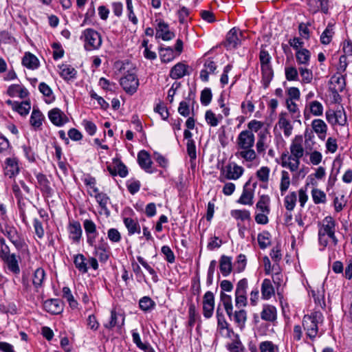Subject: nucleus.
Wrapping results in <instances>:
<instances>
[{"instance_id":"obj_1","label":"nucleus","mask_w":352,"mask_h":352,"mask_svg":"<svg viewBox=\"0 0 352 352\" xmlns=\"http://www.w3.org/2000/svg\"><path fill=\"white\" fill-rule=\"evenodd\" d=\"M322 318L320 312L316 311L311 315H306L302 320V325L308 337L311 340L315 338L318 333V323Z\"/></svg>"},{"instance_id":"obj_2","label":"nucleus","mask_w":352,"mask_h":352,"mask_svg":"<svg viewBox=\"0 0 352 352\" xmlns=\"http://www.w3.org/2000/svg\"><path fill=\"white\" fill-rule=\"evenodd\" d=\"M0 230L8 237L16 250H20L25 246L23 238L14 226L6 224L4 226L1 227Z\"/></svg>"},{"instance_id":"obj_3","label":"nucleus","mask_w":352,"mask_h":352,"mask_svg":"<svg viewBox=\"0 0 352 352\" xmlns=\"http://www.w3.org/2000/svg\"><path fill=\"white\" fill-rule=\"evenodd\" d=\"M84 38L85 48L86 50L98 49L102 44L100 34L91 28L84 30L82 38Z\"/></svg>"},{"instance_id":"obj_4","label":"nucleus","mask_w":352,"mask_h":352,"mask_svg":"<svg viewBox=\"0 0 352 352\" xmlns=\"http://www.w3.org/2000/svg\"><path fill=\"white\" fill-rule=\"evenodd\" d=\"M94 248V254L99 258L101 263H106L110 256V247L108 243L105 241L103 237L96 243V240L94 242V245H89Z\"/></svg>"},{"instance_id":"obj_5","label":"nucleus","mask_w":352,"mask_h":352,"mask_svg":"<svg viewBox=\"0 0 352 352\" xmlns=\"http://www.w3.org/2000/svg\"><path fill=\"white\" fill-rule=\"evenodd\" d=\"M120 85L124 90L131 95L136 92L139 86V80L133 73L127 72L120 79Z\"/></svg>"},{"instance_id":"obj_6","label":"nucleus","mask_w":352,"mask_h":352,"mask_svg":"<svg viewBox=\"0 0 352 352\" xmlns=\"http://www.w3.org/2000/svg\"><path fill=\"white\" fill-rule=\"evenodd\" d=\"M335 227L336 221L334 219L330 216L326 217L323 220L322 226L320 228L318 234L321 236L327 234L332 240L333 245H336L338 239L335 236Z\"/></svg>"},{"instance_id":"obj_7","label":"nucleus","mask_w":352,"mask_h":352,"mask_svg":"<svg viewBox=\"0 0 352 352\" xmlns=\"http://www.w3.org/2000/svg\"><path fill=\"white\" fill-rule=\"evenodd\" d=\"M244 168L236 163H229L221 170V175L226 179H238L243 173Z\"/></svg>"},{"instance_id":"obj_8","label":"nucleus","mask_w":352,"mask_h":352,"mask_svg":"<svg viewBox=\"0 0 352 352\" xmlns=\"http://www.w3.org/2000/svg\"><path fill=\"white\" fill-rule=\"evenodd\" d=\"M255 138L251 131H242L236 138V146L239 149L253 148Z\"/></svg>"},{"instance_id":"obj_9","label":"nucleus","mask_w":352,"mask_h":352,"mask_svg":"<svg viewBox=\"0 0 352 352\" xmlns=\"http://www.w3.org/2000/svg\"><path fill=\"white\" fill-rule=\"evenodd\" d=\"M156 38H160L163 41H170L175 38V34L169 30V25L162 20H160L156 28Z\"/></svg>"},{"instance_id":"obj_10","label":"nucleus","mask_w":352,"mask_h":352,"mask_svg":"<svg viewBox=\"0 0 352 352\" xmlns=\"http://www.w3.org/2000/svg\"><path fill=\"white\" fill-rule=\"evenodd\" d=\"M83 227L87 236V243L88 245H94L98 235L96 223L91 219H85L83 221Z\"/></svg>"},{"instance_id":"obj_11","label":"nucleus","mask_w":352,"mask_h":352,"mask_svg":"<svg viewBox=\"0 0 352 352\" xmlns=\"http://www.w3.org/2000/svg\"><path fill=\"white\" fill-rule=\"evenodd\" d=\"M125 318L122 314H119L116 312L115 309L111 311L110 320L104 323V327L107 329H112L114 327L121 329L124 324Z\"/></svg>"},{"instance_id":"obj_12","label":"nucleus","mask_w":352,"mask_h":352,"mask_svg":"<svg viewBox=\"0 0 352 352\" xmlns=\"http://www.w3.org/2000/svg\"><path fill=\"white\" fill-rule=\"evenodd\" d=\"M44 309L52 314H59L63 310V303L60 299L52 298L44 302Z\"/></svg>"},{"instance_id":"obj_13","label":"nucleus","mask_w":352,"mask_h":352,"mask_svg":"<svg viewBox=\"0 0 352 352\" xmlns=\"http://www.w3.org/2000/svg\"><path fill=\"white\" fill-rule=\"evenodd\" d=\"M48 117L50 120L58 126H63L68 120L65 113L58 108L50 110L48 113Z\"/></svg>"},{"instance_id":"obj_14","label":"nucleus","mask_w":352,"mask_h":352,"mask_svg":"<svg viewBox=\"0 0 352 352\" xmlns=\"http://www.w3.org/2000/svg\"><path fill=\"white\" fill-rule=\"evenodd\" d=\"M69 238L73 242L78 243L82 234L81 225L78 221L69 222L68 225Z\"/></svg>"},{"instance_id":"obj_15","label":"nucleus","mask_w":352,"mask_h":352,"mask_svg":"<svg viewBox=\"0 0 352 352\" xmlns=\"http://www.w3.org/2000/svg\"><path fill=\"white\" fill-rule=\"evenodd\" d=\"M281 166L287 167L292 172H295L298 169L300 158H294L289 156L288 153H283L280 157Z\"/></svg>"},{"instance_id":"obj_16","label":"nucleus","mask_w":352,"mask_h":352,"mask_svg":"<svg viewBox=\"0 0 352 352\" xmlns=\"http://www.w3.org/2000/svg\"><path fill=\"white\" fill-rule=\"evenodd\" d=\"M250 184V181L249 180L245 183L243 186V192L237 201L238 203L243 204V205H252L253 204V197H254V190L249 188Z\"/></svg>"},{"instance_id":"obj_17","label":"nucleus","mask_w":352,"mask_h":352,"mask_svg":"<svg viewBox=\"0 0 352 352\" xmlns=\"http://www.w3.org/2000/svg\"><path fill=\"white\" fill-rule=\"evenodd\" d=\"M36 177L41 192L47 197H51L53 194V189L51 188L50 181L46 175L38 173L36 175Z\"/></svg>"},{"instance_id":"obj_18","label":"nucleus","mask_w":352,"mask_h":352,"mask_svg":"<svg viewBox=\"0 0 352 352\" xmlns=\"http://www.w3.org/2000/svg\"><path fill=\"white\" fill-rule=\"evenodd\" d=\"M238 29L233 28L228 32L225 43V47L227 49L236 48L239 44L240 40L238 36Z\"/></svg>"},{"instance_id":"obj_19","label":"nucleus","mask_w":352,"mask_h":352,"mask_svg":"<svg viewBox=\"0 0 352 352\" xmlns=\"http://www.w3.org/2000/svg\"><path fill=\"white\" fill-rule=\"evenodd\" d=\"M6 175L12 177L19 173L18 160L16 157H8L6 160Z\"/></svg>"},{"instance_id":"obj_20","label":"nucleus","mask_w":352,"mask_h":352,"mask_svg":"<svg viewBox=\"0 0 352 352\" xmlns=\"http://www.w3.org/2000/svg\"><path fill=\"white\" fill-rule=\"evenodd\" d=\"M138 162L140 166L148 173H151V170L152 162L150 155L144 150L140 151L138 154Z\"/></svg>"},{"instance_id":"obj_21","label":"nucleus","mask_w":352,"mask_h":352,"mask_svg":"<svg viewBox=\"0 0 352 352\" xmlns=\"http://www.w3.org/2000/svg\"><path fill=\"white\" fill-rule=\"evenodd\" d=\"M287 113L281 112L278 116V125L283 130L284 135L289 137L292 134L293 126L287 119Z\"/></svg>"},{"instance_id":"obj_22","label":"nucleus","mask_w":352,"mask_h":352,"mask_svg":"<svg viewBox=\"0 0 352 352\" xmlns=\"http://www.w3.org/2000/svg\"><path fill=\"white\" fill-rule=\"evenodd\" d=\"M219 269L223 276H228L232 270V258L222 255L219 261Z\"/></svg>"},{"instance_id":"obj_23","label":"nucleus","mask_w":352,"mask_h":352,"mask_svg":"<svg viewBox=\"0 0 352 352\" xmlns=\"http://www.w3.org/2000/svg\"><path fill=\"white\" fill-rule=\"evenodd\" d=\"M311 127L314 131L318 134L320 139H324L325 138L327 131V126L322 120H314L311 123Z\"/></svg>"},{"instance_id":"obj_24","label":"nucleus","mask_w":352,"mask_h":352,"mask_svg":"<svg viewBox=\"0 0 352 352\" xmlns=\"http://www.w3.org/2000/svg\"><path fill=\"white\" fill-rule=\"evenodd\" d=\"M188 66L184 63H178L170 71V77L173 79H179L187 74Z\"/></svg>"},{"instance_id":"obj_25","label":"nucleus","mask_w":352,"mask_h":352,"mask_svg":"<svg viewBox=\"0 0 352 352\" xmlns=\"http://www.w3.org/2000/svg\"><path fill=\"white\" fill-rule=\"evenodd\" d=\"M22 64L28 69H36L39 66V60L32 53L26 52L22 59Z\"/></svg>"},{"instance_id":"obj_26","label":"nucleus","mask_w":352,"mask_h":352,"mask_svg":"<svg viewBox=\"0 0 352 352\" xmlns=\"http://www.w3.org/2000/svg\"><path fill=\"white\" fill-rule=\"evenodd\" d=\"M261 319L268 322H274L276 319V309L274 306L264 305L261 313Z\"/></svg>"},{"instance_id":"obj_27","label":"nucleus","mask_w":352,"mask_h":352,"mask_svg":"<svg viewBox=\"0 0 352 352\" xmlns=\"http://www.w3.org/2000/svg\"><path fill=\"white\" fill-rule=\"evenodd\" d=\"M333 87L331 88L333 93L338 94L344 90L345 87V78L342 75L333 76L331 79Z\"/></svg>"},{"instance_id":"obj_28","label":"nucleus","mask_w":352,"mask_h":352,"mask_svg":"<svg viewBox=\"0 0 352 352\" xmlns=\"http://www.w3.org/2000/svg\"><path fill=\"white\" fill-rule=\"evenodd\" d=\"M7 265L8 269L14 274L20 273V267L16 255L12 254L11 256L2 260Z\"/></svg>"},{"instance_id":"obj_29","label":"nucleus","mask_w":352,"mask_h":352,"mask_svg":"<svg viewBox=\"0 0 352 352\" xmlns=\"http://www.w3.org/2000/svg\"><path fill=\"white\" fill-rule=\"evenodd\" d=\"M274 294V289L270 279L263 280L261 285V295L263 299H270Z\"/></svg>"},{"instance_id":"obj_30","label":"nucleus","mask_w":352,"mask_h":352,"mask_svg":"<svg viewBox=\"0 0 352 352\" xmlns=\"http://www.w3.org/2000/svg\"><path fill=\"white\" fill-rule=\"evenodd\" d=\"M123 221L129 235H132L135 233H140V226L136 220L130 217H125Z\"/></svg>"},{"instance_id":"obj_31","label":"nucleus","mask_w":352,"mask_h":352,"mask_svg":"<svg viewBox=\"0 0 352 352\" xmlns=\"http://www.w3.org/2000/svg\"><path fill=\"white\" fill-rule=\"evenodd\" d=\"M302 138H299V141L298 142L297 139L292 143L290 146V152L291 155L289 156L294 158H301L304 154V148L301 145Z\"/></svg>"},{"instance_id":"obj_32","label":"nucleus","mask_w":352,"mask_h":352,"mask_svg":"<svg viewBox=\"0 0 352 352\" xmlns=\"http://www.w3.org/2000/svg\"><path fill=\"white\" fill-rule=\"evenodd\" d=\"M220 300L224 307L226 314L230 318H231L233 311L232 297L230 295L226 294L225 292H221Z\"/></svg>"},{"instance_id":"obj_33","label":"nucleus","mask_w":352,"mask_h":352,"mask_svg":"<svg viewBox=\"0 0 352 352\" xmlns=\"http://www.w3.org/2000/svg\"><path fill=\"white\" fill-rule=\"evenodd\" d=\"M43 118L41 111L38 108L34 107L30 120L31 125L35 129L39 128L42 125Z\"/></svg>"},{"instance_id":"obj_34","label":"nucleus","mask_w":352,"mask_h":352,"mask_svg":"<svg viewBox=\"0 0 352 352\" xmlns=\"http://www.w3.org/2000/svg\"><path fill=\"white\" fill-rule=\"evenodd\" d=\"M310 57L311 53L307 49L302 48L296 52V61L299 65H309Z\"/></svg>"},{"instance_id":"obj_35","label":"nucleus","mask_w":352,"mask_h":352,"mask_svg":"<svg viewBox=\"0 0 352 352\" xmlns=\"http://www.w3.org/2000/svg\"><path fill=\"white\" fill-rule=\"evenodd\" d=\"M45 278V270L41 267L37 268L34 273L33 280H32L33 285L36 290H38V288H41L43 287V283Z\"/></svg>"},{"instance_id":"obj_36","label":"nucleus","mask_w":352,"mask_h":352,"mask_svg":"<svg viewBox=\"0 0 352 352\" xmlns=\"http://www.w3.org/2000/svg\"><path fill=\"white\" fill-rule=\"evenodd\" d=\"M235 153L237 157H241L247 162H252L256 158V154L252 148H241Z\"/></svg>"},{"instance_id":"obj_37","label":"nucleus","mask_w":352,"mask_h":352,"mask_svg":"<svg viewBox=\"0 0 352 352\" xmlns=\"http://www.w3.org/2000/svg\"><path fill=\"white\" fill-rule=\"evenodd\" d=\"M262 82L265 89L269 87L270 82L274 77V72L271 67H262Z\"/></svg>"},{"instance_id":"obj_38","label":"nucleus","mask_w":352,"mask_h":352,"mask_svg":"<svg viewBox=\"0 0 352 352\" xmlns=\"http://www.w3.org/2000/svg\"><path fill=\"white\" fill-rule=\"evenodd\" d=\"M60 75L65 80H70L76 77V70L69 65H62L60 66Z\"/></svg>"},{"instance_id":"obj_39","label":"nucleus","mask_w":352,"mask_h":352,"mask_svg":"<svg viewBox=\"0 0 352 352\" xmlns=\"http://www.w3.org/2000/svg\"><path fill=\"white\" fill-rule=\"evenodd\" d=\"M233 319L237 327L241 329H243L245 327V323L247 320V314L244 309L236 311L234 314L232 313Z\"/></svg>"},{"instance_id":"obj_40","label":"nucleus","mask_w":352,"mask_h":352,"mask_svg":"<svg viewBox=\"0 0 352 352\" xmlns=\"http://www.w3.org/2000/svg\"><path fill=\"white\" fill-rule=\"evenodd\" d=\"M234 339L231 343L228 344L227 348L230 352H245V348L239 340L238 334H232Z\"/></svg>"},{"instance_id":"obj_41","label":"nucleus","mask_w":352,"mask_h":352,"mask_svg":"<svg viewBox=\"0 0 352 352\" xmlns=\"http://www.w3.org/2000/svg\"><path fill=\"white\" fill-rule=\"evenodd\" d=\"M85 261L86 258L82 254H76L74 256V265L82 273H87L88 271L87 264Z\"/></svg>"},{"instance_id":"obj_42","label":"nucleus","mask_w":352,"mask_h":352,"mask_svg":"<svg viewBox=\"0 0 352 352\" xmlns=\"http://www.w3.org/2000/svg\"><path fill=\"white\" fill-rule=\"evenodd\" d=\"M160 55L162 62L168 63L175 58L174 51L171 47H160Z\"/></svg>"},{"instance_id":"obj_43","label":"nucleus","mask_w":352,"mask_h":352,"mask_svg":"<svg viewBox=\"0 0 352 352\" xmlns=\"http://www.w3.org/2000/svg\"><path fill=\"white\" fill-rule=\"evenodd\" d=\"M31 109L30 100H25L21 102H17L14 111H16L21 116H26Z\"/></svg>"},{"instance_id":"obj_44","label":"nucleus","mask_w":352,"mask_h":352,"mask_svg":"<svg viewBox=\"0 0 352 352\" xmlns=\"http://www.w3.org/2000/svg\"><path fill=\"white\" fill-rule=\"evenodd\" d=\"M333 25L328 24L326 29L323 31L320 36V41L324 45H328L331 41V38L334 34Z\"/></svg>"},{"instance_id":"obj_45","label":"nucleus","mask_w":352,"mask_h":352,"mask_svg":"<svg viewBox=\"0 0 352 352\" xmlns=\"http://www.w3.org/2000/svg\"><path fill=\"white\" fill-rule=\"evenodd\" d=\"M270 197L268 195H263L260 197L258 201L256 204V208L262 212H270Z\"/></svg>"},{"instance_id":"obj_46","label":"nucleus","mask_w":352,"mask_h":352,"mask_svg":"<svg viewBox=\"0 0 352 352\" xmlns=\"http://www.w3.org/2000/svg\"><path fill=\"white\" fill-rule=\"evenodd\" d=\"M290 185L289 175L287 171L283 170L281 172V179L280 184V190L281 195H283L285 192L288 190Z\"/></svg>"},{"instance_id":"obj_47","label":"nucleus","mask_w":352,"mask_h":352,"mask_svg":"<svg viewBox=\"0 0 352 352\" xmlns=\"http://www.w3.org/2000/svg\"><path fill=\"white\" fill-rule=\"evenodd\" d=\"M140 308L144 311H148L155 306V302L148 296H144L139 301Z\"/></svg>"},{"instance_id":"obj_48","label":"nucleus","mask_w":352,"mask_h":352,"mask_svg":"<svg viewBox=\"0 0 352 352\" xmlns=\"http://www.w3.org/2000/svg\"><path fill=\"white\" fill-rule=\"evenodd\" d=\"M311 195L313 201L316 204H324L326 202V194L320 189L314 188L311 190Z\"/></svg>"},{"instance_id":"obj_49","label":"nucleus","mask_w":352,"mask_h":352,"mask_svg":"<svg viewBox=\"0 0 352 352\" xmlns=\"http://www.w3.org/2000/svg\"><path fill=\"white\" fill-rule=\"evenodd\" d=\"M94 193L96 194L95 198L100 208L104 210H107V204L109 201V197L107 196V194L104 192H100L99 190L98 191V192Z\"/></svg>"},{"instance_id":"obj_50","label":"nucleus","mask_w":352,"mask_h":352,"mask_svg":"<svg viewBox=\"0 0 352 352\" xmlns=\"http://www.w3.org/2000/svg\"><path fill=\"white\" fill-rule=\"evenodd\" d=\"M63 297L65 298L69 302L72 308H76L78 305L77 301L74 299L70 289L68 287L63 288Z\"/></svg>"},{"instance_id":"obj_51","label":"nucleus","mask_w":352,"mask_h":352,"mask_svg":"<svg viewBox=\"0 0 352 352\" xmlns=\"http://www.w3.org/2000/svg\"><path fill=\"white\" fill-rule=\"evenodd\" d=\"M296 199L297 197L295 192L289 193L285 197V206L287 210L292 211L294 210L296 206Z\"/></svg>"},{"instance_id":"obj_52","label":"nucleus","mask_w":352,"mask_h":352,"mask_svg":"<svg viewBox=\"0 0 352 352\" xmlns=\"http://www.w3.org/2000/svg\"><path fill=\"white\" fill-rule=\"evenodd\" d=\"M310 112L315 116H322L323 113V106L318 100H314L309 103Z\"/></svg>"},{"instance_id":"obj_53","label":"nucleus","mask_w":352,"mask_h":352,"mask_svg":"<svg viewBox=\"0 0 352 352\" xmlns=\"http://www.w3.org/2000/svg\"><path fill=\"white\" fill-rule=\"evenodd\" d=\"M187 153L190 157V163L195 162L197 158L196 146L194 140H188L186 144Z\"/></svg>"},{"instance_id":"obj_54","label":"nucleus","mask_w":352,"mask_h":352,"mask_svg":"<svg viewBox=\"0 0 352 352\" xmlns=\"http://www.w3.org/2000/svg\"><path fill=\"white\" fill-rule=\"evenodd\" d=\"M231 215L236 219L241 221L249 220L250 219V213L246 210H233L231 211Z\"/></svg>"},{"instance_id":"obj_55","label":"nucleus","mask_w":352,"mask_h":352,"mask_svg":"<svg viewBox=\"0 0 352 352\" xmlns=\"http://www.w3.org/2000/svg\"><path fill=\"white\" fill-rule=\"evenodd\" d=\"M270 235L268 232H263L258 234V242L261 249H265L270 245Z\"/></svg>"},{"instance_id":"obj_56","label":"nucleus","mask_w":352,"mask_h":352,"mask_svg":"<svg viewBox=\"0 0 352 352\" xmlns=\"http://www.w3.org/2000/svg\"><path fill=\"white\" fill-rule=\"evenodd\" d=\"M248 288V280L243 278L240 280L236 287L235 296H246V289Z\"/></svg>"},{"instance_id":"obj_57","label":"nucleus","mask_w":352,"mask_h":352,"mask_svg":"<svg viewBox=\"0 0 352 352\" xmlns=\"http://www.w3.org/2000/svg\"><path fill=\"white\" fill-rule=\"evenodd\" d=\"M266 138L267 135L265 133H260L258 134V138L256 142V151L258 153H263L266 148Z\"/></svg>"},{"instance_id":"obj_58","label":"nucleus","mask_w":352,"mask_h":352,"mask_svg":"<svg viewBox=\"0 0 352 352\" xmlns=\"http://www.w3.org/2000/svg\"><path fill=\"white\" fill-rule=\"evenodd\" d=\"M137 260L148 272V273L152 276L153 280L156 283L158 280V278L154 269H153L142 256H138Z\"/></svg>"},{"instance_id":"obj_59","label":"nucleus","mask_w":352,"mask_h":352,"mask_svg":"<svg viewBox=\"0 0 352 352\" xmlns=\"http://www.w3.org/2000/svg\"><path fill=\"white\" fill-rule=\"evenodd\" d=\"M296 100H285V104L287 110L294 115V118H298L300 116V113L298 105L295 102Z\"/></svg>"},{"instance_id":"obj_60","label":"nucleus","mask_w":352,"mask_h":352,"mask_svg":"<svg viewBox=\"0 0 352 352\" xmlns=\"http://www.w3.org/2000/svg\"><path fill=\"white\" fill-rule=\"evenodd\" d=\"M217 327L220 330H226V336L229 338H231V334H234L232 329L229 328V324L226 322L224 316L217 318Z\"/></svg>"},{"instance_id":"obj_61","label":"nucleus","mask_w":352,"mask_h":352,"mask_svg":"<svg viewBox=\"0 0 352 352\" xmlns=\"http://www.w3.org/2000/svg\"><path fill=\"white\" fill-rule=\"evenodd\" d=\"M285 78L287 80H298V70L294 67H287L285 69Z\"/></svg>"},{"instance_id":"obj_62","label":"nucleus","mask_w":352,"mask_h":352,"mask_svg":"<svg viewBox=\"0 0 352 352\" xmlns=\"http://www.w3.org/2000/svg\"><path fill=\"white\" fill-rule=\"evenodd\" d=\"M287 98V100H298L300 97V92L297 87H289L286 90Z\"/></svg>"},{"instance_id":"obj_63","label":"nucleus","mask_w":352,"mask_h":352,"mask_svg":"<svg viewBox=\"0 0 352 352\" xmlns=\"http://www.w3.org/2000/svg\"><path fill=\"white\" fill-rule=\"evenodd\" d=\"M205 119L206 122L211 126H217L219 124L218 118L211 110L206 111Z\"/></svg>"},{"instance_id":"obj_64","label":"nucleus","mask_w":352,"mask_h":352,"mask_svg":"<svg viewBox=\"0 0 352 352\" xmlns=\"http://www.w3.org/2000/svg\"><path fill=\"white\" fill-rule=\"evenodd\" d=\"M261 352H277L278 348L270 341H265L260 344Z\"/></svg>"}]
</instances>
